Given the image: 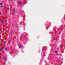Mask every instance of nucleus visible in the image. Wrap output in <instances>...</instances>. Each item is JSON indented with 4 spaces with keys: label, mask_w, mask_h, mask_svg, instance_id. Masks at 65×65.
<instances>
[{
    "label": "nucleus",
    "mask_w": 65,
    "mask_h": 65,
    "mask_svg": "<svg viewBox=\"0 0 65 65\" xmlns=\"http://www.w3.org/2000/svg\"><path fill=\"white\" fill-rule=\"evenodd\" d=\"M3 59H4V60H6V56H5L3 57Z\"/></svg>",
    "instance_id": "1"
},
{
    "label": "nucleus",
    "mask_w": 65,
    "mask_h": 65,
    "mask_svg": "<svg viewBox=\"0 0 65 65\" xmlns=\"http://www.w3.org/2000/svg\"><path fill=\"white\" fill-rule=\"evenodd\" d=\"M3 50V48H1L0 49V52H1Z\"/></svg>",
    "instance_id": "2"
},
{
    "label": "nucleus",
    "mask_w": 65,
    "mask_h": 65,
    "mask_svg": "<svg viewBox=\"0 0 65 65\" xmlns=\"http://www.w3.org/2000/svg\"><path fill=\"white\" fill-rule=\"evenodd\" d=\"M19 48H21V47H22V46L21 45H20L19 46Z\"/></svg>",
    "instance_id": "3"
},
{
    "label": "nucleus",
    "mask_w": 65,
    "mask_h": 65,
    "mask_svg": "<svg viewBox=\"0 0 65 65\" xmlns=\"http://www.w3.org/2000/svg\"><path fill=\"white\" fill-rule=\"evenodd\" d=\"M21 2H19V5H20V4H21Z\"/></svg>",
    "instance_id": "4"
},
{
    "label": "nucleus",
    "mask_w": 65,
    "mask_h": 65,
    "mask_svg": "<svg viewBox=\"0 0 65 65\" xmlns=\"http://www.w3.org/2000/svg\"><path fill=\"white\" fill-rule=\"evenodd\" d=\"M0 4L1 5H2V3H0Z\"/></svg>",
    "instance_id": "5"
},
{
    "label": "nucleus",
    "mask_w": 65,
    "mask_h": 65,
    "mask_svg": "<svg viewBox=\"0 0 65 65\" xmlns=\"http://www.w3.org/2000/svg\"><path fill=\"white\" fill-rule=\"evenodd\" d=\"M5 51H6V50H7V48H5Z\"/></svg>",
    "instance_id": "6"
},
{
    "label": "nucleus",
    "mask_w": 65,
    "mask_h": 65,
    "mask_svg": "<svg viewBox=\"0 0 65 65\" xmlns=\"http://www.w3.org/2000/svg\"><path fill=\"white\" fill-rule=\"evenodd\" d=\"M5 43H6V42L4 41V44H5Z\"/></svg>",
    "instance_id": "7"
},
{
    "label": "nucleus",
    "mask_w": 65,
    "mask_h": 65,
    "mask_svg": "<svg viewBox=\"0 0 65 65\" xmlns=\"http://www.w3.org/2000/svg\"><path fill=\"white\" fill-rule=\"evenodd\" d=\"M55 53H57V51H55Z\"/></svg>",
    "instance_id": "8"
},
{
    "label": "nucleus",
    "mask_w": 65,
    "mask_h": 65,
    "mask_svg": "<svg viewBox=\"0 0 65 65\" xmlns=\"http://www.w3.org/2000/svg\"><path fill=\"white\" fill-rule=\"evenodd\" d=\"M1 23H2V24H3V23L2 22H1Z\"/></svg>",
    "instance_id": "9"
},
{
    "label": "nucleus",
    "mask_w": 65,
    "mask_h": 65,
    "mask_svg": "<svg viewBox=\"0 0 65 65\" xmlns=\"http://www.w3.org/2000/svg\"><path fill=\"white\" fill-rule=\"evenodd\" d=\"M1 22H4V21H2Z\"/></svg>",
    "instance_id": "10"
},
{
    "label": "nucleus",
    "mask_w": 65,
    "mask_h": 65,
    "mask_svg": "<svg viewBox=\"0 0 65 65\" xmlns=\"http://www.w3.org/2000/svg\"><path fill=\"white\" fill-rule=\"evenodd\" d=\"M1 6V7H3V6Z\"/></svg>",
    "instance_id": "11"
}]
</instances>
